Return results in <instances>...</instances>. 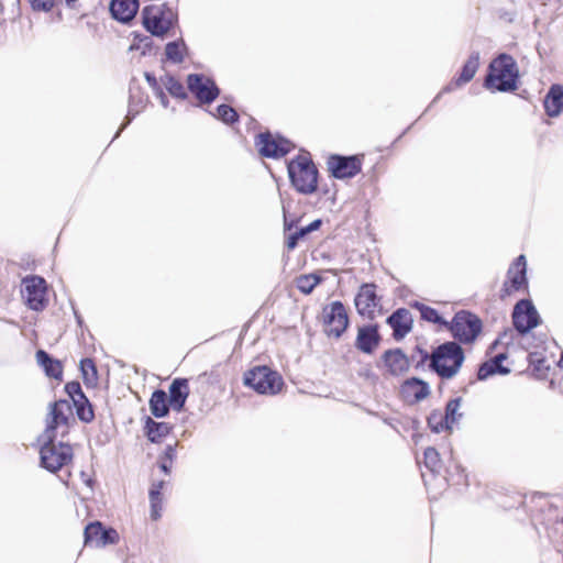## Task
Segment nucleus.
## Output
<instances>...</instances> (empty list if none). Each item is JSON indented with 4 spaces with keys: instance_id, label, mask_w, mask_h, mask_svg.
Segmentation results:
<instances>
[{
    "instance_id": "nucleus-22",
    "label": "nucleus",
    "mask_w": 563,
    "mask_h": 563,
    "mask_svg": "<svg viewBox=\"0 0 563 563\" xmlns=\"http://www.w3.org/2000/svg\"><path fill=\"white\" fill-rule=\"evenodd\" d=\"M189 394L190 388L188 379L185 377L174 378L168 387L167 393L169 398V406H172V409L176 412H181L185 409Z\"/></svg>"
},
{
    "instance_id": "nucleus-50",
    "label": "nucleus",
    "mask_w": 563,
    "mask_h": 563,
    "mask_svg": "<svg viewBox=\"0 0 563 563\" xmlns=\"http://www.w3.org/2000/svg\"><path fill=\"white\" fill-rule=\"evenodd\" d=\"M506 358L504 353H499L495 355V374H508L510 372L509 368L503 366V361Z\"/></svg>"
},
{
    "instance_id": "nucleus-6",
    "label": "nucleus",
    "mask_w": 563,
    "mask_h": 563,
    "mask_svg": "<svg viewBox=\"0 0 563 563\" xmlns=\"http://www.w3.org/2000/svg\"><path fill=\"white\" fill-rule=\"evenodd\" d=\"M521 84L517 60L507 53L495 56V91L515 92Z\"/></svg>"
},
{
    "instance_id": "nucleus-34",
    "label": "nucleus",
    "mask_w": 563,
    "mask_h": 563,
    "mask_svg": "<svg viewBox=\"0 0 563 563\" xmlns=\"http://www.w3.org/2000/svg\"><path fill=\"white\" fill-rule=\"evenodd\" d=\"M444 485H463L467 482V475L465 470L459 463L452 462L444 468V475L442 476Z\"/></svg>"
},
{
    "instance_id": "nucleus-19",
    "label": "nucleus",
    "mask_w": 563,
    "mask_h": 563,
    "mask_svg": "<svg viewBox=\"0 0 563 563\" xmlns=\"http://www.w3.org/2000/svg\"><path fill=\"white\" fill-rule=\"evenodd\" d=\"M479 66V53L474 52L470 55L468 59L465 62V64L462 67V70L457 77H454L446 86L443 87V89L440 91V93L433 99V102L438 101L440 96L442 93H449L454 91L457 88L463 87L467 82H470L473 77L475 76L477 69Z\"/></svg>"
},
{
    "instance_id": "nucleus-26",
    "label": "nucleus",
    "mask_w": 563,
    "mask_h": 563,
    "mask_svg": "<svg viewBox=\"0 0 563 563\" xmlns=\"http://www.w3.org/2000/svg\"><path fill=\"white\" fill-rule=\"evenodd\" d=\"M35 357L47 377L56 380L63 379V364L59 360L41 349L36 351Z\"/></svg>"
},
{
    "instance_id": "nucleus-48",
    "label": "nucleus",
    "mask_w": 563,
    "mask_h": 563,
    "mask_svg": "<svg viewBox=\"0 0 563 563\" xmlns=\"http://www.w3.org/2000/svg\"><path fill=\"white\" fill-rule=\"evenodd\" d=\"M139 113L137 110L134 111L133 109V97L130 96V106H129V111H128V114L124 119V122L121 124L120 129L118 130V132L115 133L114 139H117L120 133L128 128V125L133 121V119L135 118V115Z\"/></svg>"
},
{
    "instance_id": "nucleus-30",
    "label": "nucleus",
    "mask_w": 563,
    "mask_h": 563,
    "mask_svg": "<svg viewBox=\"0 0 563 563\" xmlns=\"http://www.w3.org/2000/svg\"><path fill=\"white\" fill-rule=\"evenodd\" d=\"M409 306L412 309L418 310L420 312V318L423 321H427L429 323H433V324H437V325H440L443 328L446 327L448 320L444 319L442 317V314L435 308L424 305L417 300L410 302Z\"/></svg>"
},
{
    "instance_id": "nucleus-9",
    "label": "nucleus",
    "mask_w": 563,
    "mask_h": 563,
    "mask_svg": "<svg viewBox=\"0 0 563 563\" xmlns=\"http://www.w3.org/2000/svg\"><path fill=\"white\" fill-rule=\"evenodd\" d=\"M364 154H330L327 157L329 176H357L362 172Z\"/></svg>"
},
{
    "instance_id": "nucleus-47",
    "label": "nucleus",
    "mask_w": 563,
    "mask_h": 563,
    "mask_svg": "<svg viewBox=\"0 0 563 563\" xmlns=\"http://www.w3.org/2000/svg\"><path fill=\"white\" fill-rule=\"evenodd\" d=\"M166 485L165 481L154 482L148 490L150 503H163L162 490Z\"/></svg>"
},
{
    "instance_id": "nucleus-10",
    "label": "nucleus",
    "mask_w": 563,
    "mask_h": 563,
    "mask_svg": "<svg viewBox=\"0 0 563 563\" xmlns=\"http://www.w3.org/2000/svg\"><path fill=\"white\" fill-rule=\"evenodd\" d=\"M119 540L118 531L112 527L104 526L99 520L88 522L84 529V544L86 547L99 549L117 544Z\"/></svg>"
},
{
    "instance_id": "nucleus-63",
    "label": "nucleus",
    "mask_w": 563,
    "mask_h": 563,
    "mask_svg": "<svg viewBox=\"0 0 563 563\" xmlns=\"http://www.w3.org/2000/svg\"><path fill=\"white\" fill-rule=\"evenodd\" d=\"M68 8L74 9L76 8L78 0H64Z\"/></svg>"
},
{
    "instance_id": "nucleus-27",
    "label": "nucleus",
    "mask_w": 563,
    "mask_h": 563,
    "mask_svg": "<svg viewBox=\"0 0 563 563\" xmlns=\"http://www.w3.org/2000/svg\"><path fill=\"white\" fill-rule=\"evenodd\" d=\"M148 408L152 416L156 419L167 417L172 409L167 393L162 388H156L150 397Z\"/></svg>"
},
{
    "instance_id": "nucleus-18",
    "label": "nucleus",
    "mask_w": 563,
    "mask_h": 563,
    "mask_svg": "<svg viewBox=\"0 0 563 563\" xmlns=\"http://www.w3.org/2000/svg\"><path fill=\"white\" fill-rule=\"evenodd\" d=\"M399 393L407 402L417 404L430 396L431 388L424 379L412 376L402 382Z\"/></svg>"
},
{
    "instance_id": "nucleus-58",
    "label": "nucleus",
    "mask_w": 563,
    "mask_h": 563,
    "mask_svg": "<svg viewBox=\"0 0 563 563\" xmlns=\"http://www.w3.org/2000/svg\"><path fill=\"white\" fill-rule=\"evenodd\" d=\"M154 93H155L156 98L159 100L161 104L164 108H167L169 104V100H168L166 93L164 92V90L162 88H159V90L154 91Z\"/></svg>"
},
{
    "instance_id": "nucleus-59",
    "label": "nucleus",
    "mask_w": 563,
    "mask_h": 563,
    "mask_svg": "<svg viewBox=\"0 0 563 563\" xmlns=\"http://www.w3.org/2000/svg\"><path fill=\"white\" fill-rule=\"evenodd\" d=\"M511 498H512V501L510 504H501V507H504L505 509H508V508L518 507L522 504V498L520 495L516 494Z\"/></svg>"
},
{
    "instance_id": "nucleus-54",
    "label": "nucleus",
    "mask_w": 563,
    "mask_h": 563,
    "mask_svg": "<svg viewBox=\"0 0 563 563\" xmlns=\"http://www.w3.org/2000/svg\"><path fill=\"white\" fill-rule=\"evenodd\" d=\"M151 504V519L156 521L162 517L163 503H150Z\"/></svg>"
},
{
    "instance_id": "nucleus-3",
    "label": "nucleus",
    "mask_w": 563,
    "mask_h": 563,
    "mask_svg": "<svg viewBox=\"0 0 563 563\" xmlns=\"http://www.w3.org/2000/svg\"><path fill=\"white\" fill-rule=\"evenodd\" d=\"M141 18L146 32L161 38H164L178 22L177 11L167 2L145 5Z\"/></svg>"
},
{
    "instance_id": "nucleus-44",
    "label": "nucleus",
    "mask_w": 563,
    "mask_h": 563,
    "mask_svg": "<svg viewBox=\"0 0 563 563\" xmlns=\"http://www.w3.org/2000/svg\"><path fill=\"white\" fill-rule=\"evenodd\" d=\"M216 111V118L225 124H233L239 121L238 112L229 104H219Z\"/></svg>"
},
{
    "instance_id": "nucleus-64",
    "label": "nucleus",
    "mask_w": 563,
    "mask_h": 563,
    "mask_svg": "<svg viewBox=\"0 0 563 563\" xmlns=\"http://www.w3.org/2000/svg\"><path fill=\"white\" fill-rule=\"evenodd\" d=\"M559 366L563 367V352L561 353V357H560V361H559Z\"/></svg>"
},
{
    "instance_id": "nucleus-29",
    "label": "nucleus",
    "mask_w": 563,
    "mask_h": 563,
    "mask_svg": "<svg viewBox=\"0 0 563 563\" xmlns=\"http://www.w3.org/2000/svg\"><path fill=\"white\" fill-rule=\"evenodd\" d=\"M133 41L130 51H140L143 56H155L159 47L154 44L153 35H147L139 32H133Z\"/></svg>"
},
{
    "instance_id": "nucleus-28",
    "label": "nucleus",
    "mask_w": 563,
    "mask_h": 563,
    "mask_svg": "<svg viewBox=\"0 0 563 563\" xmlns=\"http://www.w3.org/2000/svg\"><path fill=\"white\" fill-rule=\"evenodd\" d=\"M543 107L545 113L551 117H558L563 111V86L552 85L544 97Z\"/></svg>"
},
{
    "instance_id": "nucleus-2",
    "label": "nucleus",
    "mask_w": 563,
    "mask_h": 563,
    "mask_svg": "<svg viewBox=\"0 0 563 563\" xmlns=\"http://www.w3.org/2000/svg\"><path fill=\"white\" fill-rule=\"evenodd\" d=\"M57 437L41 434L37 438L40 443V466L49 473H57L73 460V448L69 443L57 442Z\"/></svg>"
},
{
    "instance_id": "nucleus-21",
    "label": "nucleus",
    "mask_w": 563,
    "mask_h": 563,
    "mask_svg": "<svg viewBox=\"0 0 563 563\" xmlns=\"http://www.w3.org/2000/svg\"><path fill=\"white\" fill-rule=\"evenodd\" d=\"M386 323L393 330V338L400 341L411 332L413 319L408 309L398 308L386 318Z\"/></svg>"
},
{
    "instance_id": "nucleus-1",
    "label": "nucleus",
    "mask_w": 563,
    "mask_h": 563,
    "mask_svg": "<svg viewBox=\"0 0 563 563\" xmlns=\"http://www.w3.org/2000/svg\"><path fill=\"white\" fill-rule=\"evenodd\" d=\"M465 361V353L457 342L445 341L432 350L428 367L441 379H452L461 369Z\"/></svg>"
},
{
    "instance_id": "nucleus-61",
    "label": "nucleus",
    "mask_w": 563,
    "mask_h": 563,
    "mask_svg": "<svg viewBox=\"0 0 563 563\" xmlns=\"http://www.w3.org/2000/svg\"><path fill=\"white\" fill-rule=\"evenodd\" d=\"M319 188L321 189L323 196H329L331 192V188L327 184L324 186L320 185Z\"/></svg>"
},
{
    "instance_id": "nucleus-37",
    "label": "nucleus",
    "mask_w": 563,
    "mask_h": 563,
    "mask_svg": "<svg viewBox=\"0 0 563 563\" xmlns=\"http://www.w3.org/2000/svg\"><path fill=\"white\" fill-rule=\"evenodd\" d=\"M77 418L84 423H90L95 419V409L92 402L87 396L84 399H77L73 402Z\"/></svg>"
},
{
    "instance_id": "nucleus-51",
    "label": "nucleus",
    "mask_w": 563,
    "mask_h": 563,
    "mask_svg": "<svg viewBox=\"0 0 563 563\" xmlns=\"http://www.w3.org/2000/svg\"><path fill=\"white\" fill-rule=\"evenodd\" d=\"M177 442L174 444H167L163 452L158 455L165 460L174 461L176 459L177 452H176Z\"/></svg>"
},
{
    "instance_id": "nucleus-23",
    "label": "nucleus",
    "mask_w": 563,
    "mask_h": 563,
    "mask_svg": "<svg viewBox=\"0 0 563 563\" xmlns=\"http://www.w3.org/2000/svg\"><path fill=\"white\" fill-rule=\"evenodd\" d=\"M139 8V0H111L109 4L112 19L123 24H129L135 18Z\"/></svg>"
},
{
    "instance_id": "nucleus-11",
    "label": "nucleus",
    "mask_w": 563,
    "mask_h": 563,
    "mask_svg": "<svg viewBox=\"0 0 563 563\" xmlns=\"http://www.w3.org/2000/svg\"><path fill=\"white\" fill-rule=\"evenodd\" d=\"M255 146L261 156L267 158H280L291 150V143L280 135H273L269 131L256 136Z\"/></svg>"
},
{
    "instance_id": "nucleus-56",
    "label": "nucleus",
    "mask_w": 563,
    "mask_h": 563,
    "mask_svg": "<svg viewBox=\"0 0 563 563\" xmlns=\"http://www.w3.org/2000/svg\"><path fill=\"white\" fill-rule=\"evenodd\" d=\"M283 209H285V207ZM297 222H298L297 218L288 219V217L286 214V210H284V231L285 232L291 231L297 225Z\"/></svg>"
},
{
    "instance_id": "nucleus-60",
    "label": "nucleus",
    "mask_w": 563,
    "mask_h": 563,
    "mask_svg": "<svg viewBox=\"0 0 563 563\" xmlns=\"http://www.w3.org/2000/svg\"><path fill=\"white\" fill-rule=\"evenodd\" d=\"M80 476H81V478H82L84 483H85L88 487H90V488H92V487H93L95 479H93L92 477L88 476L84 471L80 473Z\"/></svg>"
},
{
    "instance_id": "nucleus-32",
    "label": "nucleus",
    "mask_w": 563,
    "mask_h": 563,
    "mask_svg": "<svg viewBox=\"0 0 563 563\" xmlns=\"http://www.w3.org/2000/svg\"><path fill=\"white\" fill-rule=\"evenodd\" d=\"M187 53L188 46L183 38L168 42L165 46L166 60L175 65L181 64Z\"/></svg>"
},
{
    "instance_id": "nucleus-12",
    "label": "nucleus",
    "mask_w": 563,
    "mask_h": 563,
    "mask_svg": "<svg viewBox=\"0 0 563 563\" xmlns=\"http://www.w3.org/2000/svg\"><path fill=\"white\" fill-rule=\"evenodd\" d=\"M187 87L200 103L210 104L220 95V89L212 78L203 74H190L187 76Z\"/></svg>"
},
{
    "instance_id": "nucleus-41",
    "label": "nucleus",
    "mask_w": 563,
    "mask_h": 563,
    "mask_svg": "<svg viewBox=\"0 0 563 563\" xmlns=\"http://www.w3.org/2000/svg\"><path fill=\"white\" fill-rule=\"evenodd\" d=\"M428 427L433 433H441L442 431H452V427L444 420V415L433 409L427 418Z\"/></svg>"
},
{
    "instance_id": "nucleus-5",
    "label": "nucleus",
    "mask_w": 563,
    "mask_h": 563,
    "mask_svg": "<svg viewBox=\"0 0 563 563\" xmlns=\"http://www.w3.org/2000/svg\"><path fill=\"white\" fill-rule=\"evenodd\" d=\"M445 329L451 333L453 340L460 345L472 344L476 341L483 330L481 318L468 311L455 312L452 320L448 321Z\"/></svg>"
},
{
    "instance_id": "nucleus-35",
    "label": "nucleus",
    "mask_w": 563,
    "mask_h": 563,
    "mask_svg": "<svg viewBox=\"0 0 563 563\" xmlns=\"http://www.w3.org/2000/svg\"><path fill=\"white\" fill-rule=\"evenodd\" d=\"M423 464L426 470L430 472V475L435 478L441 474L442 461L439 452L433 446H428L423 452Z\"/></svg>"
},
{
    "instance_id": "nucleus-45",
    "label": "nucleus",
    "mask_w": 563,
    "mask_h": 563,
    "mask_svg": "<svg viewBox=\"0 0 563 563\" xmlns=\"http://www.w3.org/2000/svg\"><path fill=\"white\" fill-rule=\"evenodd\" d=\"M493 376V343L487 346L486 360L477 371V379L485 380Z\"/></svg>"
},
{
    "instance_id": "nucleus-8",
    "label": "nucleus",
    "mask_w": 563,
    "mask_h": 563,
    "mask_svg": "<svg viewBox=\"0 0 563 563\" xmlns=\"http://www.w3.org/2000/svg\"><path fill=\"white\" fill-rule=\"evenodd\" d=\"M21 292L26 307L33 311L41 312L48 305L47 283L42 276H25L22 279Z\"/></svg>"
},
{
    "instance_id": "nucleus-15",
    "label": "nucleus",
    "mask_w": 563,
    "mask_h": 563,
    "mask_svg": "<svg viewBox=\"0 0 563 563\" xmlns=\"http://www.w3.org/2000/svg\"><path fill=\"white\" fill-rule=\"evenodd\" d=\"M376 284H362L354 298V305L361 317L373 320L375 318V308L380 303V297L376 294Z\"/></svg>"
},
{
    "instance_id": "nucleus-16",
    "label": "nucleus",
    "mask_w": 563,
    "mask_h": 563,
    "mask_svg": "<svg viewBox=\"0 0 563 563\" xmlns=\"http://www.w3.org/2000/svg\"><path fill=\"white\" fill-rule=\"evenodd\" d=\"M527 261L525 255H519L507 272V280L501 288L500 297L510 296L514 291L527 288Z\"/></svg>"
},
{
    "instance_id": "nucleus-25",
    "label": "nucleus",
    "mask_w": 563,
    "mask_h": 563,
    "mask_svg": "<svg viewBox=\"0 0 563 563\" xmlns=\"http://www.w3.org/2000/svg\"><path fill=\"white\" fill-rule=\"evenodd\" d=\"M288 176H297L303 173L305 176H320L317 166L308 152L300 153L286 164Z\"/></svg>"
},
{
    "instance_id": "nucleus-53",
    "label": "nucleus",
    "mask_w": 563,
    "mask_h": 563,
    "mask_svg": "<svg viewBox=\"0 0 563 563\" xmlns=\"http://www.w3.org/2000/svg\"><path fill=\"white\" fill-rule=\"evenodd\" d=\"M483 86L488 90H493V60L487 64Z\"/></svg>"
},
{
    "instance_id": "nucleus-17",
    "label": "nucleus",
    "mask_w": 563,
    "mask_h": 563,
    "mask_svg": "<svg viewBox=\"0 0 563 563\" xmlns=\"http://www.w3.org/2000/svg\"><path fill=\"white\" fill-rule=\"evenodd\" d=\"M383 336L379 332L378 323H366L357 328L354 346L357 351L366 355H373L379 347Z\"/></svg>"
},
{
    "instance_id": "nucleus-49",
    "label": "nucleus",
    "mask_w": 563,
    "mask_h": 563,
    "mask_svg": "<svg viewBox=\"0 0 563 563\" xmlns=\"http://www.w3.org/2000/svg\"><path fill=\"white\" fill-rule=\"evenodd\" d=\"M30 2L35 11L48 12L54 7V0H30Z\"/></svg>"
},
{
    "instance_id": "nucleus-40",
    "label": "nucleus",
    "mask_w": 563,
    "mask_h": 563,
    "mask_svg": "<svg viewBox=\"0 0 563 563\" xmlns=\"http://www.w3.org/2000/svg\"><path fill=\"white\" fill-rule=\"evenodd\" d=\"M291 187L299 194L311 195L319 189L320 178H289Z\"/></svg>"
},
{
    "instance_id": "nucleus-55",
    "label": "nucleus",
    "mask_w": 563,
    "mask_h": 563,
    "mask_svg": "<svg viewBox=\"0 0 563 563\" xmlns=\"http://www.w3.org/2000/svg\"><path fill=\"white\" fill-rule=\"evenodd\" d=\"M144 77L150 87L153 89V91L159 90V88H162L154 74L146 71L144 74Z\"/></svg>"
},
{
    "instance_id": "nucleus-31",
    "label": "nucleus",
    "mask_w": 563,
    "mask_h": 563,
    "mask_svg": "<svg viewBox=\"0 0 563 563\" xmlns=\"http://www.w3.org/2000/svg\"><path fill=\"white\" fill-rule=\"evenodd\" d=\"M321 225H322V220L316 219V220L311 221L309 224L301 227V228L297 229L296 231L286 234V239H285L286 247L288 250L296 249L301 239L307 236L309 233L319 230Z\"/></svg>"
},
{
    "instance_id": "nucleus-4",
    "label": "nucleus",
    "mask_w": 563,
    "mask_h": 563,
    "mask_svg": "<svg viewBox=\"0 0 563 563\" xmlns=\"http://www.w3.org/2000/svg\"><path fill=\"white\" fill-rule=\"evenodd\" d=\"M243 384L260 395H277L283 386L282 375L267 365H256L243 375Z\"/></svg>"
},
{
    "instance_id": "nucleus-33",
    "label": "nucleus",
    "mask_w": 563,
    "mask_h": 563,
    "mask_svg": "<svg viewBox=\"0 0 563 563\" xmlns=\"http://www.w3.org/2000/svg\"><path fill=\"white\" fill-rule=\"evenodd\" d=\"M79 371L87 388H93L98 385V368L92 358H81L79 362Z\"/></svg>"
},
{
    "instance_id": "nucleus-24",
    "label": "nucleus",
    "mask_w": 563,
    "mask_h": 563,
    "mask_svg": "<svg viewBox=\"0 0 563 563\" xmlns=\"http://www.w3.org/2000/svg\"><path fill=\"white\" fill-rule=\"evenodd\" d=\"M143 421L144 435L154 444L161 443L174 429L173 424L164 421H156L150 416H145Z\"/></svg>"
},
{
    "instance_id": "nucleus-52",
    "label": "nucleus",
    "mask_w": 563,
    "mask_h": 563,
    "mask_svg": "<svg viewBox=\"0 0 563 563\" xmlns=\"http://www.w3.org/2000/svg\"><path fill=\"white\" fill-rule=\"evenodd\" d=\"M173 462L174 461H169V460H165L161 456L157 457V466L158 468L165 474V475H170L172 473V468H173Z\"/></svg>"
},
{
    "instance_id": "nucleus-39",
    "label": "nucleus",
    "mask_w": 563,
    "mask_h": 563,
    "mask_svg": "<svg viewBox=\"0 0 563 563\" xmlns=\"http://www.w3.org/2000/svg\"><path fill=\"white\" fill-rule=\"evenodd\" d=\"M528 361L534 377L543 379L548 376L550 366L544 357L538 353H530Z\"/></svg>"
},
{
    "instance_id": "nucleus-14",
    "label": "nucleus",
    "mask_w": 563,
    "mask_h": 563,
    "mask_svg": "<svg viewBox=\"0 0 563 563\" xmlns=\"http://www.w3.org/2000/svg\"><path fill=\"white\" fill-rule=\"evenodd\" d=\"M512 322L516 330L521 333H528L540 323V316L529 299L519 300L512 311Z\"/></svg>"
},
{
    "instance_id": "nucleus-62",
    "label": "nucleus",
    "mask_w": 563,
    "mask_h": 563,
    "mask_svg": "<svg viewBox=\"0 0 563 563\" xmlns=\"http://www.w3.org/2000/svg\"><path fill=\"white\" fill-rule=\"evenodd\" d=\"M74 313H75L77 324L79 327H82V323H84L82 317L76 310L74 311Z\"/></svg>"
},
{
    "instance_id": "nucleus-20",
    "label": "nucleus",
    "mask_w": 563,
    "mask_h": 563,
    "mask_svg": "<svg viewBox=\"0 0 563 563\" xmlns=\"http://www.w3.org/2000/svg\"><path fill=\"white\" fill-rule=\"evenodd\" d=\"M380 360L390 376H401L410 368V358L400 347L386 350Z\"/></svg>"
},
{
    "instance_id": "nucleus-36",
    "label": "nucleus",
    "mask_w": 563,
    "mask_h": 563,
    "mask_svg": "<svg viewBox=\"0 0 563 563\" xmlns=\"http://www.w3.org/2000/svg\"><path fill=\"white\" fill-rule=\"evenodd\" d=\"M322 282L323 278L317 273L303 274L295 279L297 289L303 295H310Z\"/></svg>"
},
{
    "instance_id": "nucleus-38",
    "label": "nucleus",
    "mask_w": 563,
    "mask_h": 563,
    "mask_svg": "<svg viewBox=\"0 0 563 563\" xmlns=\"http://www.w3.org/2000/svg\"><path fill=\"white\" fill-rule=\"evenodd\" d=\"M462 397H455L450 399L444 408V420L448 421L449 426L453 428V424L459 422L462 417L463 412L460 411L461 405H462Z\"/></svg>"
},
{
    "instance_id": "nucleus-43",
    "label": "nucleus",
    "mask_w": 563,
    "mask_h": 563,
    "mask_svg": "<svg viewBox=\"0 0 563 563\" xmlns=\"http://www.w3.org/2000/svg\"><path fill=\"white\" fill-rule=\"evenodd\" d=\"M432 352L429 353L421 345H416L409 356L410 363H413L415 369H423L426 364L431 361Z\"/></svg>"
},
{
    "instance_id": "nucleus-7",
    "label": "nucleus",
    "mask_w": 563,
    "mask_h": 563,
    "mask_svg": "<svg viewBox=\"0 0 563 563\" xmlns=\"http://www.w3.org/2000/svg\"><path fill=\"white\" fill-rule=\"evenodd\" d=\"M323 332L328 338L339 340L350 327V317L341 300H334L322 308Z\"/></svg>"
},
{
    "instance_id": "nucleus-42",
    "label": "nucleus",
    "mask_w": 563,
    "mask_h": 563,
    "mask_svg": "<svg viewBox=\"0 0 563 563\" xmlns=\"http://www.w3.org/2000/svg\"><path fill=\"white\" fill-rule=\"evenodd\" d=\"M162 82L164 84L166 90L177 99H186L188 97L184 85L176 79L173 75H165L162 78Z\"/></svg>"
},
{
    "instance_id": "nucleus-13",
    "label": "nucleus",
    "mask_w": 563,
    "mask_h": 563,
    "mask_svg": "<svg viewBox=\"0 0 563 563\" xmlns=\"http://www.w3.org/2000/svg\"><path fill=\"white\" fill-rule=\"evenodd\" d=\"M74 421L71 405L66 399H59L49 405L46 427L42 434L57 437V429L62 426L68 428Z\"/></svg>"
},
{
    "instance_id": "nucleus-46",
    "label": "nucleus",
    "mask_w": 563,
    "mask_h": 563,
    "mask_svg": "<svg viewBox=\"0 0 563 563\" xmlns=\"http://www.w3.org/2000/svg\"><path fill=\"white\" fill-rule=\"evenodd\" d=\"M64 389L68 397L71 399V402H74L77 399H84V397L86 396L78 380H71L66 383Z\"/></svg>"
},
{
    "instance_id": "nucleus-57",
    "label": "nucleus",
    "mask_w": 563,
    "mask_h": 563,
    "mask_svg": "<svg viewBox=\"0 0 563 563\" xmlns=\"http://www.w3.org/2000/svg\"><path fill=\"white\" fill-rule=\"evenodd\" d=\"M498 16L499 19L506 21V22H512L515 16H516V12L515 10H498Z\"/></svg>"
}]
</instances>
